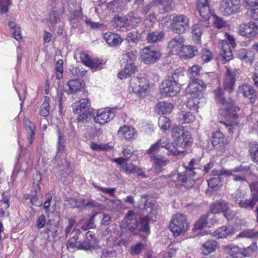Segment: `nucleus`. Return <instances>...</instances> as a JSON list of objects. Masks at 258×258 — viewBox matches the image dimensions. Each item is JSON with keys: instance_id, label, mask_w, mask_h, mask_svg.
<instances>
[{"instance_id": "nucleus-36", "label": "nucleus", "mask_w": 258, "mask_h": 258, "mask_svg": "<svg viewBox=\"0 0 258 258\" xmlns=\"http://www.w3.org/2000/svg\"><path fill=\"white\" fill-rule=\"evenodd\" d=\"M173 0H153V4H156V6H159L164 12L169 11L171 9Z\"/></svg>"}, {"instance_id": "nucleus-50", "label": "nucleus", "mask_w": 258, "mask_h": 258, "mask_svg": "<svg viewBox=\"0 0 258 258\" xmlns=\"http://www.w3.org/2000/svg\"><path fill=\"white\" fill-rule=\"evenodd\" d=\"M60 21V17L57 12L51 11L48 18V21L52 25H54Z\"/></svg>"}, {"instance_id": "nucleus-32", "label": "nucleus", "mask_w": 258, "mask_h": 258, "mask_svg": "<svg viewBox=\"0 0 258 258\" xmlns=\"http://www.w3.org/2000/svg\"><path fill=\"white\" fill-rule=\"evenodd\" d=\"M237 56L244 62L249 63H252L254 58V55L251 52L247 51L244 49L240 50Z\"/></svg>"}, {"instance_id": "nucleus-55", "label": "nucleus", "mask_w": 258, "mask_h": 258, "mask_svg": "<svg viewBox=\"0 0 258 258\" xmlns=\"http://www.w3.org/2000/svg\"><path fill=\"white\" fill-rule=\"evenodd\" d=\"M214 24L216 27L221 29L228 26V23L223 19L217 16H214Z\"/></svg>"}, {"instance_id": "nucleus-3", "label": "nucleus", "mask_w": 258, "mask_h": 258, "mask_svg": "<svg viewBox=\"0 0 258 258\" xmlns=\"http://www.w3.org/2000/svg\"><path fill=\"white\" fill-rule=\"evenodd\" d=\"M177 76H169L160 85V92L163 95L175 96L180 90V85L176 82Z\"/></svg>"}, {"instance_id": "nucleus-11", "label": "nucleus", "mask_w": 258, "mask_h": 258, "mask_svg": "<svg viewBox=\"0 0 258 258\" xmlns=\"http://www.w3.org/2000/svg\"><path fill=\"white\" fill-rule=\"evenodd\" d=\"M114 116L115 114L111 109L101 108L97 110L96 115L94 116V120L97 123L103 125L110 121Z\"/></svg>"}, {"instance_id": "nucleus-64", "label": "nucleus", "mask_w": 258, "mask_h": 258, "mask_svg": "<svg viewBox=\"0 0 258 258\" xmlns=\"http://www.w3.org/2000/svg\"><path fill=\"white\" fill-rule=\"evenodd\" d=\"M162 142V139L152 145L148 150V153L150 155L156 153L159 150V148L161 147V143Z\"/></svg>"}, {"instance_id": "nucleus-54", "label": "nucleus", "mask_w": 258, "mask_h": 258, "mask_svg": "<svg viewBox=\"0 0 258 258\" xmlns=\"http://www.w3.org/2000/svg\"><path fill=\"white\" fill-rule=\"evenodd\" d=\"M257 246L255 243H252L248 247L244 249L243 254L245 256H249L255 253Z\"/></svg>"}, {"instance_id": "nucleus-26", "label": "nucleus", "mask_w": 258, "mask_h": 258, "mask_svg": "<svg viewBox=\"0 0 258 258\" xmlns=\"http://www.w3.org/2000/svg\"><path fill=\"white\" fill-rule=\"evenodd\" d=\"M137 68L132 63H127L125 65L123 70L118 73L119 79H122L130 77L137 71Z\"/></svg>"}, {"instance_id": "nucleus-17", "label": "nucleus", "mask_w": 258, "mask_h": 258, "mask_svg": "<svg viewBox=\"0 0 258 258\" xmlns=\"http://www.w3.org/2000/svg\"><path fill=\"white\" fill-rule=\"evenodd\" d=\"M241 33L247 37L255 36L258 34V26L255 23L249 22L241 28Z\"/></svg>"}, {"instance_id": "nucleus-52", "label": "nucleus", "mask_w": 258, "mask_h": 258, "mask_svg": "<svg viewBox=\"0 0 258 258\" xmlns=\"http://www.w3.org/2000/svg\"><path fill=\"white\" fill-rule=\"evenodd\" d=\"M95 214L92 216L90 219L86 221L85 223L82 226L81 228L82 230L86 231L89 229L94 228L95 227Z\"/></svg>"}, {"instance_id": "nucleus-51", "label": "nucleus", "mask_w": 258, "mask_h": 258, "mask_svg": "<svg viewBox=\"0 0 258 258\" xmlns=\"http://www.w3.org/2000/svg\"><path fill=\"white\" fill-rule=\"evenodd\" d=\"M185 132H186V131L184 130L183 126H176L173 127L172 129L171 134L174 141H175L179 138Z\"/></svg>"}, {"instance_id": "nucleus-43", "label": "nucleus", "mask_w": 258, "mask_h": 258, "mask_svg": "<svg viewBox=\"0 0 258 258\" xmlns=\"http://www.w3.org/2000/svg\"><path fill=\"white\" fill-rule=\"evenodd\" d=\"M208 215H202L195 223L193 230L195 231L196 230L201 229L204 227H206L208 224Z\"/></svg>"}, {"instance_id": "nucleus-59", "label": "nucleus", "mask_w": 258, "mask_h": 258, "mask_svg": "<svg viewBox=\"0 0 258 258\" xmlns=\"http://www.w3.org/2000/svg\"><path fill=\"white\" fill-rule=\"evenodd\" d=\"M137 55V51H131L128 52V53H125L122 55V59L124 61L130 60L132 61L136 58Z\"/></svg>"}, {"instance_id": "nucleus-39", "label": "nucleus", "mask_w": 258, "mask_h": 258, "mask_svg": "<svg viewBox=\"0 0 258 258\" xmlns=\"http://www.w3.org/2000/svg\"><path fill=\"white\" fill-rule=\"evenodd\" d=\"M159 113H166L170 112L173 109V105L169 102H160L156 106Z\"/></svg>"}, {"instance_id": "nucleus-28", "label": "nucleus", "mask_w": 258, "mask_h": 258, "mask_svg": "<svg viewBox=\"0 0 258 258\" xmlns=\"http://www.w3.org/2000/svg\"><path fill=\"white\" fill-rule=\"evenodd\" d=\"M255 93L251 86L246 84L240 85L237 90L238 95L241 94L244 97H248L249 95H253Z\"/></svg>"}, {"instance_id": "nucleus-24", "label": "nucleus", "mask_w": 258, "mask_h": 258, "mask_svg": "<svg viewBox=\"0 0 258 258\" xmlns=\"http://www.w3.org/2000/svg\"><path fill=\"white\" fill-rule=\"evenodd\" d=\"M90 105V102L89 99H81L79 101L76 102L73 104V111L75 113H79L83 110L88 108Z\"/></svg>"}, {"instance_id": "nucleus-9", "label": "nucleus", "mask_w": 258, "mask_h": 258, "mask_svg": "<svg viewBox=\"0 0 258 258\" xmlns=\"http://www.w3.org/2000/svg\"><path fill=\"white\" fill-rule=\"evenodd\" d=\"M130 86L133 91L139 95L145 93L150 88L149 81L144 77L132 78Z\"/></svg>"}, {"instance_id": "nucleus-41", "label": "nucleus", "mask_w": 258, "mask_h": 258, "mask_svg": "<svg viewBox=\"0 0 258 258\" xmlns=\"http://www.w3.org/2000/svg\"><path fill=\"white\" fill-rule=\"evenodd\" d=\"M249 153L252 161L258 163V144L253 142L249 145Z\"/></svg>"}, {"instance_id": "nucleus-60", "label": "nucleus", "mask_w": 258, "mask_h": 258, "mask_svg": "<svg viewBox=\"0 0 258 258\" xmlns=\"http://www.w3.org/2000/svg\"><path fill=\"white\" fill-rule=\"evenodd\" d=\"M86 237L87 238L80 245L81 249L88 250L91 247V240L88 238L89 237H92V233L90 232H88L86 234Z\"/></svg>"}, {"instance_id": "nucleus-38", "label": "nucleus", "mask_w": 258, "mask_h": 258, "mask_svg": "<svg viewBox=\"0 0 258 258\" xmlns=\"http://www.w3.org/2000/svg\"><path fill=\"white\" fill-rule=\"evenodd\" d=\"M171 125L170 119L164 116H160L158 119V126L160 130L165 132L169 130Z\"/></svg>"}, {"instance_id": "nucleus-47", "label": "nucleus", "mask_w": 258, "mask_h": 258, "mask_svg": "<svg viewBox=\"0 0 258 258\" xmlns=\"http://www.w3.org/2000/svg\"><path fill=\"white\" fill-rule=\"evenodd\" d=\"M193 38L196 42L200 41V38L202 34V28L199 24H195L192 27Z\"/></svg>"}, {"instance_id": "nucleus-2", "label": "nucleus", "mask_w": 258, "mask_h": 258, "mask_svg": "<svg viewBox=\"0 0 258 258\" xmlns=\"http://www.w3.org/2000/svg\"><path fill=\"white\" fill-rule=\"evenodd\" d=\"M189 228L186 216L181 213L174 214L169 224V228L174 236L185 233Z\"/></svg>"}, {"instance_id": "nucleus-48", "label": "nucleus", "mask_w": 258, "mask_h": 258, "mask_svg": "<svg viewBox=\"0 0 258 258\" xmlns=\"http://www.w3.org/2000/svg\"><path fill=\"white\" fill-rule=\"evenodd\" d=\"M153 160L154 166L156 169L166 166L168 162V161L163 157H155Z\"/></svg>"}, {"instance_id": "nucleus-15", "label": "nucleus", "mask_w": 258, "mask_h": 258, "mask_svg": "<svg viewBox=\"0 0 258 258\" xmlns=\"http://www.w3.org/2000/svg\"><path fill=\"white\" fill-rule=\"evenodd\" d=\"M196 5L201 17L208 20L211 15L208 0H197Z\"/></svg>"}, {"instance_id": "nucleus-49", "label": "nucleus", "mask_w": 258, "mask_h": 258, "mask_svg": "<svg viewBox=\"0 0 258 258\" xmlns=\"http://www.w3.org/2000/svg\"><path fill=\"white\" fill-rule=\"evenodd\" d=\"M201 57L204 62H208L213 58L212 52L208 49H203L201 52Z\"/></svg>"}, {"instance_id": "nucleus-27", "label": "nucleus", "mask_w": 258, "mask_h": 258, "mask_svg": "<svg viewBox=\"0 0 258 258\" xmlns=\"http://www.w3.org/2000/svg\"><path fill=\"white\" fill-rule=\"evenodd\" d=\"M217 246L218 242L216 241L213 240L207 241L202 245V252L204 255H208L215 251Z\"/></svg>"}, {"instance_id": "nucleus-56", "label": "nucleus", "mask_w": 258, "mask_h": 258, "mask_svg": "<svg viewBox=\"0 0 258 258\" xmlns=\"http://www.w3.org/2000/svg\"><path fill=\"white\" fill-rule=\"evenodd\" d=\"M190 173H195V172L191 170H187L185 173H178L177 181L181 184H183V183L186 182L187 181V175H189Z\"/></svg>"}, {"instance_id": "nucleus-62", "label": "nucleus", "mask_w": 258, "mask_h": 258, "mask_svg": "<svg viewBox=\"0 0 258 258\" xmlns=\"http://www.w3.org/2000/svg\"><path fill=\"white\" fill-rule=\"evenodd\" d=\"M242 2L247 9H252L258 7V0H242Z\"/></svg>"}, {"instance_id": "nucleus-21", "label": "nucleus", "mask_w": 258, "mask_h": 258, "mask_svg": "<svg viewBox=\"0 0 258 258\" xmlns=\"http://www.w3.org/2000/svg\"><path fill=\"white\" fill-rule=\"evenodd\" d=\"M84 84L79 80H71L67 83L68 89H66L68 94L75 93L80 91L84 87Z\"/></svg>"}, {"instance_id": "nucleus-10", "label": "nucleus", "mask_w": 258, "mask_h": 258, "mask_svg": "<svg viewBox=\"0 0 258 258\" xmlns=\"http://www.w3.org/2000/svg\"><path fill=\"white\" fill-rule=\"evenodd\" d=\"M172 26L175 33H183L189 27V20L184 15H177L172 18Z\"/></svg>"}, {"instance_id": "nucleus-18", "label": "nucleus", "mask_w": 258, "mask_h": 258, "mask_svg": "<svg viewBox=\"0 0 258 258\" xmlns=\"http://www.w3.org/2000/svg\"><path fill=\"white\" fill-rule=\"evenodd\" d=\"M103 37L107 44L110 46H116L122 42V39L117 34L107 32L103 34Z\"/></svg>"}, {"instance_id": "nucleus-1", "label": "nucleus", "mask_w": 258, "mask_h": 258, "mask_svg": "<svg viewBox=\"0 0 258 258\" xmlns=\"http://www.w3.org/2000/svg\"><path fill=\"white\" fill-rule=\"evenodd\" d=\"M121 227L127 228L130 231L137 229L139 231L149 232L150 228L146 219L143 217L139 219L133 211H128L126 216L121 222Z\"/></svg>"}, {"instance_id": "nucleus-33", "label": "nucleus", "mask_w": 258, "mask_h": 258, "mask_svg": "<svg viewBox=\"0 0 258 258\" xmlns=\"http://www.w3.org/2000/svg\"><path fill=\"white\" fill-rule=\"evenodd\" d=\"M227 203L224 201L216 202L211 206V210L214 214L223 212L227 209Z\"/></svg>"}, {"instance_id": "nucleus-7", "label": "nucleus", "mask_w": 258, "mask_h": 258, "mask_svg": "<svg viewBox=\"0 0 258 258\" xmlns=\"http://www.w3.org/2000/svg\"><path fill=\"white\" fill-rule=\"evenodd\" d=\"M215 98L217 102L223 105L224 109L229 112H237L239 108L235 105L234 102L230 98L226 100L223 97V91L221 88H218L215 91Z\"/></svg>"}, {"instance_id": "nucleus-31", "label": "nucleus", "mask_w": 258, "mask_h": 258, "mask_svg": "<svg viewBox=\"0 0 258 258\" xmlns=\"http://www.w3.org/2000/svg\"><path fill=\"white\" fill-rule=\"evenodd\" d=\"M161 147L165 148L169 152V154L178 155L181 154V151H178L172 143H169L167 139H162L161 143Z\"/></svg>"}, {"instance_id": "nucleus-8", "label": "nucleus", "mask_w": 258, "mask_h": 258, "mask_svg": "<svg viewBox=\"0 0 258 258\" xmlns=\"http://www.w3.org/2000/svg\"><path fill=\"white\" fill-rule=\"evenodd\" d=\"M241 7L240 0H223L220 11L225 16H229L240 11Z\"/></svg>"}, {"instance_id": "nucleus-25", "label": "nucleus", "mask_w": 258, "mask_h": 258, "mask_svg": "<svg viewBox=\"0 0 258 258\" xmlns=\"http://www.w3.org/2000/svg\"><path fill=\"white\" fill-rule=\"evenodd\" d=\"M146 210L149 213L144 219L147 220L148 223L149 221H155L157 219V215L158 214V206L155 204H150V206H147Z\"/></svg>"}, {"instance_id": "nucleus-45", "label": "nucleus", "mask_w": 258, "mask_h": 258, "mask_svg": "<svg viewBox=\"0 0 258 258\" xmlns=\"http://www.w3.org/2000/svg\"><path fill=\"white\" fill-rule=\"evenodd\" d=\"M126 20L129 24L134 25L141 22V17L138 15L137 12H131L127 15Z\"/></svg>"}, {"instance_id": "nucleus-37", "label": "nucleus", "mask_w": 258, "mask_h": 258, "mask_svg": "<svg viewBox=\"0 0 258 258\" xmlns=\"http://www.w3.org/2000/svg\"><path fill=\"white\" fill-rule=\"evenodd\" d=\"M145 249V245L142 242H138L131 246L128 250V252L132 256L138 255L141 253Z\"/></svg>"}, {"instance_id": "nucleus-12", "label": "nucleus", "mask_w": 258, "mask_h": 258, "mask_svg": "<svg viewBox=\"0 0 258 258\" xmlns=\"http://www.w3.org/2000/svg\"><path fill=\"white\" fill-rule=\"evenodd\" d=\"M226 72L224 77L223 87L224 89L229 92H231L234 90V85L235 81V77L239 74V70L232 71L226 67Z\"/></svg>"}, {"instance_id": "nucleus-40", "label": "nucleus", "mask_w": 258, "mask_h": 258, "mask_svg": "<svg viewBox=\"0 0 258 258\" xmlns=\"http://www.w3.org/2000/svg\"><path fill=\"white\" fill-rule=\"evenodd\" d=\"M237 237L257 239L258 238V231L253 229L244 230L237 235Z\"/></svg>"}, {"instance_id": "nucleus-16", "label": "nucleus", "mask_w": 258, "mask_h": 258, "mask_svg": "<svg viewBox=\"0 0 258 258\" xmlns=\"http://www.w3.org/2000/svg\"><path fill=\"white\" fill-rule=\"evenodd\" d=\"M118 134L127 141L135 139L138 136L135 128L127 125L120 127L118 131Z\"/></svg>"}, {"instance_id": "nucleus-58", "label": "nucleus", "mask_w": 258, "mask_h": 258, "mask_svg": "<svg viewBox=\"0 0 258 258\" xmlns=\"http://www.w3.org/2000/svg\"><path fill=\"white\" fill-rule=\"evenodd\" d=\"M250 189L252 199L255 203L258 202V185L255 183L250 184Z\"/></svg>"}, {"instance_id": "nucleus-61", "label": "nucleus", "mask_w": 258, "mask_h": 258, "mask_svg": "<svg viewBox=\"0 0 258 258\" xmlns=\"http://www.w3.org/2000/svg\"><path fill=\"white\" fill-rule=\"evenodd\" d=\"M90 148L94 151H103L108 148V146L106 144H98L95 142H92L90 144Z\"/></svg>"}, {"instance_id": "nucleus-22", "label": "nucleus", "mask_w": 258, "mask_h": 258, "mask_svg": "<svg viewBox=\"0 0 258 258\" xmlns=\"http://www.w3.org/2000/svg\"><path fill=\"white\" fill-rule=\"evenodd\" d=\"M223 249L227 254V258H241L239 248L234 244L225 245Z\"/></svg>"}, {"instance_id": "nucleus-14", "label": "nucleus", "mask_w": 258, "mask_h": 258, "mask_svg": "<svg viewBox=\"0 0 258 258\" xmlns=\"http://www.w3.org/2000/svg\"><path fill=\"white\" fill-rule=\"evenodd\" d=\"M183 46V38L180 36H177L170 41L168 43V48L170 54L177 55L181 51Z\"/></svg>"}, {"instance_id": "nucleus-46", "label": "nucleus", "mask_w": 258, "mask_h": 258, "mask_svg": "<svg viewBox=\"0 0 258 258\" xmlns=\"http://www.w3.org/2000/svg\"><path fill=\"white\" fill-rule=\"evenodd\" d=\"M212 144L214 146L223 144L224 141L223 134L220 131H217L213 134Z\"/></svg>"}, {"instance_id": "nucleus-63", "label": "nucleus", "mask_w": 258, "mask_h": 258, "mask_svg": "<svg viewBox=\"0 0 258 258\" xmlns=\"http://www.w3.org/2000/svg\"><path fill=\"white\" fill-rule=\"evenodd\" d=\"M38 197V196L36 195H32L30 198V202L32 205L40 207L42 204V196H41L39 198Z\"/></svg>"}, {"instance_id": "nucleus-34", "label": "nucleus", "mask_w": 258, "mask_h": 258, "mask_svg": "<svg viewBox=\"0 0 258 258\" xmlns=\"http://www.w3.org/2000/svg\"><path fill=\"white\" fill-rule=\"evenodd\" d=\"M202 68L198 65H194L189 68L187 71L188 76L192 81H198V78L200 76Z\"/></svg>"}, {"instance_id": "nucleus-35", "label": "nucleus", "mask_w": 258, "mask_h": 258, "mask_svg": "<svg viewBox=\"0 0 258 258\" xmlns=\"http://www.w3.org/2000/svg\"><path fill=\"white\" fill-rule=\"evenodd\" d=\"M105 200L107 202V207L111 211H118L121 209L122 205V202L120 200H109L107 198H106Z\"/></svg>"}, {"instance_id": "nucleus-20", "label": "nucleus", "mask_w": 258, "mask_h": 258, "mask_svg": "<svg viewBox=\"0 0 258 258\" xmlns=\"http://www.w3.org/2000/svg\"><path fill=\"white\" fill-rule=\"evenodd\" d=\"M234 233V229L229 226H222L213 233V235L217 238H225L231 236Z\"/></svg>"}, {"instance_id": "nucleus-29", "label": "nucleus", "mask_w": 258, "mask_h": 258, "mask_svg": "<svg viewBox=\"0 0 258 258\" xmlns=\"http://www.w3.org/2000/svg\"><path fill=\"white\" fill-rule=\"evenodd\" d=\"M195 119V115L190 112L181 111L178 114V120L182 123H190Z\"/></svg>"}, {"instance_id": "nucleus-19", "label": "nucleus", "mask_w": 258, "mask_h": 258, "mask_svg": "<svg viewBox=\"0 0 258 258\" xmlns=\"http://www.w3.org/2000/svg\"><path fill=\"white\" fill-rule=\"evenodd\" d=\"M234 199L236 203L241 208L252 209L256 204L252 198L249 199L241 198L240 196H238V194L234 197Z\"/></svg>"}, {"instance_id": "nucleus-4", "label": "nucleus", "mask_w": 258, "mask_h": 258, "mask_svg": "<svg viewBox=\"0 0 258 258\" xmlns=\"http://www.w3.org/2000/svg\"><path fill=\"white\" fill-rule=\"evenodd\" d=\"M140 58L146 64H153L161 57L160 51L153 47L146 46L140 52Z\"/></svg>"}, {"instance_id": "nucleus-13", "label": "nucleus", "mask_w": 258, "mask_h": 258, "mask_svg": "<svg viewBox=\"0 0 258 258\" xmlns=\"http://www.w3.org/2000/svg\"><path fill=\"white\" fill-rule=\"evenodd\" d=\"M206 88V84L202 80L192 81L185 89V92L187 95L199 97L200 92Z\"/></svg>"}, {"instance_id": "nucleus-44", "label": "nucleus", "mask_w": 258, "mask_h": 258, "mask_svg": "<svg viewBox=\"0 0 258 258\" xmlns=\"http://www.w3.org/2000/svg\"><path fill=\"white\" fill-rule=\"evenodd\" d=\"M199 98L197 96L188 97L186 101V106L190 109L196 110L198 108Z\"/></svg>"}, {"instance_id": "nucleus-53", "label": "nucleus", "mask_w": 258, "mask_h": 258, "mask_svg": "<svg viewBox=\"0 0 258 258\" xmlns=\"http://www.w3.org/2000/svg\"><path fill=\"white\" fill-rule=\"evenodd\" d=\"M49 104L45 98L40 108V114L43 116H48L49 114Z\"/></svg>"}, {"instance_id": "nucleus-6", "label": "nucleus", "mask_w": 258, "mask_h": 258, "mask_svg": "<svg viewBox=\"0 0 258 258\" xmlns=\"http://www.w3.org/2000/svg\"><path fill=\"white\" fill-rule=\"evenodd\" d=\"M111 160L119 165L120 166V168L127 174L136 173L138 176H142L143 177H145L144 173L140 168L132 163L127 164L126 163L127 159L126 158L119 157L117 158H113Z\"/></svg>"}, {"instance_id": "nucleus-42", "label": "nucleus", "mask_w": 258, "mask_h": 258, "mask_svg": "<svg viewBox=\"0 0 258 258\" xmlns=\"http://www.w3.org/2000/svg\"><path fill=\"white\" fill-rule=\"evenodd\" d=\"M208 183L210 188L217 190L222 185V180L220 176H216L208 180Z\"/></svg>"}, {"instance_id": "nucleus-57", "label": "nucleus", "mask_w": 258, "mask_h": 258, "mask_svg": "<svg viewBox=\"0 0 258 258\" xmlns=\"http://www.w3.org/2000/svg\"><path fill=\"white\" fill-rule=\"evenodd\" d=\"M92 116V113L89 111H85L82 114L78 115L77 120L78 122L85 123Z\"/></svg>"}, {"instance_id": "nucleus-30", "label": "nucleus", "mask_w": 258, "mask_h": 258, "mask_svg": "<svg viewBox=\"0 0 258 258\" xmlns=\"http://www.w3.org/2000/svg\"><path fill=\"white\" fill-rule=\"evenodd\" d=\"M164 36V33L161 31L149 32L146 37L148 42L153 43L160 41Z\"/></svg>"}, {"instance_id": "nucleus-23", "label": "nucleus", "mask_w": 258, "mask_h": 258, "mask_svg": "<svg viewBox=\"0 0 258 258\" xmlns=\"http://www.w3.org/2000/svg\"><path fill=\"white\" fill-rule=\"evenodd\" d=\"M174 142L178 146L184 148L186 146H189L192 143V141L191 136L189 132L186 131Z\"/></svg>"}, {"instance_id": "nucleus-5", "label": "nucleus", "mask_w": 258, "mask_h": 258, "mask_svg": "<svg viewBox=\"0 0 258 258\" xmlns=\"http://www.w3.org/2000/svg\"><path fill=\"white\" fill-rule=\"evenodd\" d=\"M225 37L229 43L226 40H220L219 47L221 48V55L225 61H228L232 58V52L231 47L234 48L236 46V43L232 36L226 33Z\"/></svg>"}]
</instances>
